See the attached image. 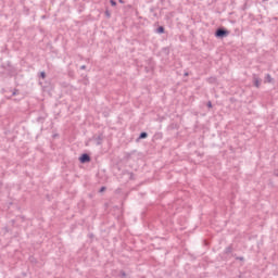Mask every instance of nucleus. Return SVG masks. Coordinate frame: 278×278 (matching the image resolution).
Returning <instances> with one entry per match:
<instances>
[{
    "instance_id": "nucleus-17",
    "label": "nucleus",
    "mask_w": 278,
    "mask_h": 278,
    "mask_svg": "<svg viewBox=\"0 0 278 278\" xmlns=\"http://www.w3.org/2000/svg\"><path fill=\"white\" fill-rule=\"evenodd\" d=\"M110 3L112 5V8H116V5H117L116 0H110Z\"/></svg>"
},
{
    "instance_id": "nucleus-14",
    "label": "nucleus",
    "mask_w": 278,
    "mask_h": 278,
    "mask_svg": "<svg viewBox=\"0 0 278 278\" xmlns=\"http://www.w3.org/2000/svg\"><path fill=\"white\" fill-rule=\"evenodd\" d=\"M232 257L239 262H244V256H237L236 254H232Z\"/></svg>"
},
{
    "instance_id": "nucleus-19",
    "label": "nucleus",
    "mask_w": 278,
    "mask_h": 278,
    "mask_svg": "<svg viewBox=\"0 0 278 278\" xmlns=\"http://www.w3.org/2000/svg\"><path fill=\"white\" fill-rule=\"evenodd\" d=\"M108 190V187H105V186H102L100 189H99V192L101 193V192H105Z\"/></svg>"
},
{
    "instance_id": "nucleus-4",
    "label": "nucleus",
    "mask_w": 278,
    "mask_h": 278,
    "mask_svg": "<svg viewBox=\"0 0 278 278\" xmlns=\"http://www.w3.org/2000/svg\"><path fill=\"white\" fill-rule=\"evenodd\" d=\"M252 79H253V86L255 88H260L262 86V78H258L257 74H253Z\"/></svg>"
},
{
    "instance_id": "nucleus-12",
    "label": "nucleus",
    "mask_w": 278,
    "mask_h": 278,
    "mask_svg": "<svg viewBox=\"0 0 278 278\" xmlns=\"http://www.w3.org/2000/svg\"><path fill=\"white\" fill-rule=\"evenodd\" d=\"M20 93H21V90L14 88V89L12 90L11 97H16V96L20 94Z\"/></svg>"
},
{
    "instance_id": "nucleus-28",
    "label": "nucleus",
    "mask_w": 278,
    "mask_h": 278,
    "mask_svg": "<svg viewBox=\"0 0 278 278\" xmlns=\"http://www.w3.org/2000/svg\"><path fill=\"white\" fill-rule=\"evenodd\" d=\"M1 186H3V182H2V181H0V187H1Z\"/></svg>"
},
{
    "instance_id": "nucleus-5",
    "label": "nucleus",
    "mask_w": 278,
    "mask_h": 278,
    "mask_svg": "<svg viewBox=\"0 0 278 278\" xmlns=\"http://www.w3.org/2000/svg\"><path fill=\"white\" fill-rule=\"evenodd\" d=\"M122 175H128L130 181H136V175L134 174V172L125 169L122 172Z\"/></svg>"
},
{
    "instance_id": "nucleus-22",
    "label": "nucleus",
    "mask_w": 278,
    "mask_h": 278,
    "mask_svg": "<svg viewBox=\"0 0 278 278\" xmlns=\"http://www.w3.org/2000/svg\"><path fill=\"white\" fill-rule=\"evenodd\" d=\"M88 238H90L92 240V238H94V233H92V232L88 233Z\"/></svg>"
},
{
    "instance_id": "nucleus-6",
    "label": "nucleus",
    "mask_w": 278,
    "mask_h": 278,
    "mask_svg": "<svg viewBox=\"0 0 278 278\" xmlns=\"http://www.w3.org/2000/svg\"><path fill=\"white\" fill-rule=\"evenodd\" d=\"M146 138H149V132L147 131H141L139 134V137L136 139V142H140V140H146Z\"/></svg>"
},
{
    "instance_id": "nucleus-29",
    "label": "nucleus",
    "mask_w": 278,
    "mask_h": 278,
    "mask_svg": "<svg viewBox=\"0 0 278 278\" xmlns=\"http://www.w3.org/2000/svg\"><path fill=\"white\" fill-rule=\"evenodd\" d=\"M165 0H161V3H164Z\"/></svg>"
},
{
    "instance_id": "nucleus-30",
    "label": "nucleus",
    "mask_w": 278,
    "mask_h": 278,
    "mask_svg": "<svg viewBox=\"0 0 278 278\" xmlns=\"http://www.w3.org/2000/svg\"><path fill=\"white\" fill-rule=\"evenodd\" d=\"M14 101H18V99H14Z\"/></svg>"
},
{
    "instance_id": "nucleus-20",
    "label": "nucleus",
    "mask_w": 278,
    "mask_h": 278,
    "mask_svg": "<svg viewBox=\"0 0 278 278\" xmlns=\"http://www.w3.org/2000/svg\"><path fill=\"white\" fill-rule=\"evenodd\" d=\"M206 108H208V109H212V108H213L212 101H208V102L206 103Z\"/></svg>"
},
{
    "instance_id": "nucleus-21",
    "label": "nucleus",
    "mask_w": 278,
    "mask_h": 278,
    "mask_svg": "<svg viewBox=\"0 0 278 278\" xmlns=\"http://www.w3.org/2000/svg\"><path fill=\"white\" fill-rule=\"evenodd\" d=\"M29 260H30V262H31L33 264H34V263L36 264V258H35L34 256H30Z\"/></svg>"
},
{
    "instance_id": "nucleus-15",
    "label": "nucleus",
    "mask_w": 278,
    "mask_h": 278,
    "mask_svg": "<svg viewBox=\"0 0 278 278\" xmlns=\"http://www.w3.org/2000/svg\"><path fill=\"white\" fill-rule=\"evenodd\" d=\"M39 77H40V79H46L47 78V73L46 72H40Z\"/></svg>"
},
{
    "instance_id": "nucleus-3",
    "label": "nucleus",
    "mask_w": 278,
    "mask_h": 278,
    "mask_svg": "<svg viewBox=\"0 0 278 278\" xmlns=\"http://www.w3.org/2000/svg\"><path fill=\"white\" fill-rule=\"evenodd\" d=\"M92 140L96 142L97 147H101V144H103V132H100L99 136L94 135Z\"/></svg>"
},
{
    "instance_id": "nucleus-13",
    "label": "nucleus",
    "mask_w": 278,
    "mask_h": 278,
    "mask_svg": "<svg viewBox=\"0 0 278 278\" xmlns=\"http://www.w3.org/2000/svg\"><path fill=\"white\" fill-rule=\"evenodd\" d=\"M162 138H163L162 132H156V134L154 135V140H162Z\"/></svg>"
},
{
    "instance_id": "nucleus-18",
    "label": "nucleus",
    "mask_w": 278,
    "mask_h": 278,
    "mask_svg": "<svg viewBox=\"0 0 278 278\" xmlns=\"http://www.w3.org/2000/svg\"><path fill=\"white\" fill-rule=\"evenodd\" d=\"M104 14H105L106 18H111V16H112V13H110L109 10H106V11L104 12Z\"/></svg>"
},
{
    "instance_id": "nucleus-2",
    "label": "nucleus",
    "mask_w": 278,
    "mask_h": 278,
    "mask_svg": "<svg viewBox=\"0 0 278 278\" xmlns=\"http://www.w3.org/2000/svg\"><path fill=\"white\" fill-rule=\"evenodd\" d=\"M92 157H90V154L88 153H83L79 157L78 161L80 164H88L90 163Z\"/></svg>"
},
{
    "instance_id": "nucleus-9",
    "label": "nucleus",
    "mask_w": 278,
    "mask_h": 278,
    "mask_svg": "<svg viewBox=\"0 0 278 278\" xmlns=\"http://www.w3.org/2000/svg\"><path fill=\"white\" fill-rule=\"evenodd\" d=\"M207 84H217L218 78L216 76H211L206 79Z\"/></svg>"
},
{
    "instance_id": "nucleus-23",
    "label": "nucleus",
    "mask_w": 278,
    "mask_h": 278,
    "mask_svg": "<svg viewBox=\"0 0 278 278\" xmlns=\"http://www.w3.org/2000/svg\"><path fill=\"white\" fill-rule=\"evenodd\" d=\"M274 177H278V169L274 170Z\"/></svg>"
},
{
    "instance_id": "nucleus-1",
    "label": "nucleus",
    "mask_w": 278,
    "mask_h": 278,
    "mask_svg": "<svg viewBox=\"0 0 278 278\" xmlns=\"http://www.w3.org/2000/svg\"><path fill=\"white\" fill-rule=\"evenodd\" d=\"M229 34H230L229 29L222 26L215 30L214 36H215V38L223 40V38H227V36H229Z\"/></svg>"
},
{
    "instance_id": "nucleus-25",
    "label": "nucleus",
    "mask_w": 278,
    "mask_h": 278,
    "mask_svg": "<svg viewBox=\"0 0 278 278\" xmlns=\"http://www.w3.org/2000/svg\"><path fill=\"white\" fill-rule=\"evenodd\" d=\"M188 75H190V73H188V72L184 73V77H188Z\"/></svg>"
},
{
    "instance_id": "nucleus-31",
    "label": "nucleus",
    "mask_w": 278,
    "mask_h": 278,
    "mask_svg": "<svg viewBox=\"0 0 278 278\" xmlns=\"http://www.w3.org/2000/svg\"><path fill=\"white\" fill-rule=\"evenodd\" d=\"M8 99H12V97H9Z\"/></svg>"
},
{
    "instance_id": "nucleus-7",
    "label": "nucleus",
    "mask_w": 278,
    "mask_h": 278,
    "mask_svg": "<svg viewBox=\"0 0 278 278\" xmlns=\"http://www.w3.org/2000/svg\"><path fill=\"white\" fill-rule=\"evenodd\" d=\"M230 253H233V244L228 245V247L224 250V255H229Z\"/></svg>"
},
{
    "instance_id": "nucleus-10",
    "label": "nucleus",
    "mask_w": 278,
    "mask_h": 278,
    "mask_svg": "<svg viewBox=\"0 0 278 278\" xmlns=\"http://www.w3.org/2000/svg\"><path fill=\"white\" fill-rule=\"evenodd\" d=\"M265 84H273V76H270V74H266Z\"/></svg>"
},
{
    "instance_id": "nucleus-8",
    "label": "nucleus",
    "mask_w": 278,
    "mask_h": 278,
    "mask_svg": "<svg viewBox=\"0 0 278 278\" xmlns=\"http://www.w3.org/2000/svg\"><path fill=\"white\" fill-rule=\"evenodd\" d=\"M154 34H166V28L164 26H159L155 30Z\"/></svg>"
},
{
    "instance_id": "nucleus-24",
    "label": "nucleus",
    "mask_w": 278,
    "mask_h": 278,
    "mask_svg": "<svg viewBox=\"0 0 278 278\" xmlns=\"http://www.w3.org/2000/svg\"><path fill=\"white\" fill-rule=\"evenodd\" d=\"M80 71H86V65H81Z\"/></svg>"
},
{
    "instance_id": "nucleus-16",
    "label": "nucleus",
    "mask_w": 278,
    "mask_h": 278,
    "mask_svg": "<svg viewBox=\"0 0 278 278\" xmlns=\"http://www.w3.org/2000/svg\"><path fill=\"white\" fill-rule=\"evenodd\" d=\"M119 277H121V278L127 277V273H125V270H121V271H119Z\"/></svg>"
},
{
    "instance_id": "nucleus-26",
    "label": "nucleus",
    "mask_w": 278,
    "mask_h": 278,
    "mask_svg": "<svg viewBox=\"0 0 278 278\" xmlns=\"http://www.w3.org/2000/svg\"><path fill=\"white\" fill-rule=\"evenodd\" d=\"M16 220L15 219H11V224L15 225Z\"/></svg>"
},
{
    "instance_id": "nucleus-11",
    "label": "nucleus",
    "mask_w": 278,
    "mask_h": 278,
    "mask_svg": "<svg viewBox=\"0 0 278 278\" xmlns=\"http://www.w3.org/2000/svg\"><path fill=\"white\" fill-rule=\"evenodd\" d=\"M162 53H164V55H170V48L168 47L162 48Z\"/></svg>"
},
{
    "instance_id": "nucleus-27",
    "label": "nucleus",
    "mask_w": 278,
    "mask_h": 278,
    "mask_svg": "<svg viewBox=\"0 0 278 278\" xmlns=\"http://www.w3.org/2000/svg\"><path fill=\"white\" fill-rule=\"evenodd\" d=\"M118 3H125V0H118Z\"/></svg>"
}]
</instances>
